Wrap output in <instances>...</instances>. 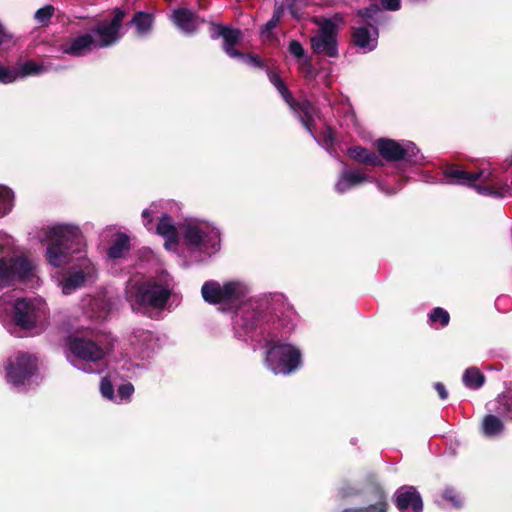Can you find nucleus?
<instances>
[{"label":"nucleus","mask_w":512,"mask_h":512,"mask_svg":"<svg viewBox=\"0 0 512 512\" xmlns=\"http://www.w3.org/2000/svg\"><path fill=\"white\" fill-rule=\"evenodd\" d=\"M252 286L242 279L208 280L201 287L203 300L224 313L233 314L238 339L265 341V365L275 375H289L302 366V353L291 343L280 341L294 331L297 314L282 293L250 296Z\"/></svg>","instance_id":"f257e3e1"},{"label":"nucleus","mask_w":512,"mask_h":512,"mask_svg":"<svg viewBox=\"0 0 512 512\" xmlns=\"http://www.w3.org/2000/svg\"><path fill=\"white\" fill-rule=\"evenodd\" d=\"M41 243H47V262L60 268L73 262L66 277L60 282L65 295L93 283L97 278L95 264L85 256V238L78 225L67 222H54L43 225L36 234Z\"/></svg>","instance_id":"f03ea898"},{"label":"nucleus","mask_w":512,"mask_h":512,"mask_svg":"<svg viewBox=\"0 0 512 512\" xmlns=\"http://www.w3.org/2000/svg\"><path fill=\"white\" fill-rule=\"evenodd\" d=\"M180 245L191 256L210 257L221 247L220 230L212 223L195 217L179 222Z\"/></svg>","instance_id":"7ed1b4c3"},{"label":"nucleus","mask_w":512,"mask_h":512,"mask_svg":"<svg viewBox=\"0 0 512 512\" xmlns=\"http://www.w3.org/2000/svg\"><path fill=\"white\" fill-rule=\"evenodd\" d=\"M443 175L445 179L441 183L472 187L484 196L503 198L510 191L507 182L500 180L493 170L469 173L455 165H447L443 169Z\"/></svg>","instance_id":"20e7f679"},{"label":"nucleus","mask_w":512,"mask_h":512,"mask_svg":"<svg viewBox=\"0 0 512 512\" xmlns=\"http://www.w3.org/2000/svg\"><path fill=\"white\" fill-rule=\"evenodd\" d=\"M173 290V279L167 273H162L155 280L130 286L126 291V297L133 309L137 307L162 310L166 307Z\"/></svg>","instance_id":"39448f33"},{"label":"nucleus","mask_w":512,"mask_h":512,"mask_svg":"<svg viewBox=\"0 0 512 512\" xmlns=\"http://www.w3.org/2000/svg\"><path fill=\"white\" fill-rule=\"evenodd\" d=\"M358 15L362 17L361 22L353 29V44L362 53H369L376 49L378 45V25L386 18L383 9L378 4L360 9Z\"/></svg>","instance_id":"423d86ee"},{"label":"nucleus","mask_w":512,"mask_h":512,"mask_svg":"<svg viewBox=\"0 0 512 512\" xmlns=\"http://www.w3.org/2000/svg\"><path fill=\"white\" fill-rule=\"evenodd\" d=\"M343 21L339 13L330 18H314L313 22L318 26V31L310 38V44L315 54L329 58L338 57V31Z\"/></svg>","instance_id":"0eeeda50"},{"label":"nucleus","mask_w":512,"mask_h":512,"mask_svg":"<svg viewBox=\"0 0 512 512\" xmlns=\"http://www.w3.org/2000/svg\"><path fill=\"white\" fill-rule=\"evenodd\" d=\"M68 347L71 354L67 355V360L72 366L89 374L102 371L99 361L104 358L105 352L95 342L73 337L69 339Z\"/></svg>","instance_id":"6e6552de"},{"label":"nucleus","mask_w":512,"mask_h":512,"mask_svg":"<svg viewBox=\"0 0 512 512\" xmlns=\"http://www.w3.org/2000/svg\"><path fill=\"white\" fill-rule=\"evenodd\" d=\"M5 371L7 382L23 390L37 378V358L32 354L17 352L8 359Z\"/></svg>","instance_id":"1a4fd4ad"},{"label":"nucleus","mask_w":512,"mask_h":512,"mask_svg":"<svg viewBox=\"0 0 512 512\" xmlns=\"http://www.w3.org/2000/svg\"><path fill=\"white\" fill-rule=\"evenodd\" d=\"M375 146L379 153L378 156L388 162L404 161L411 165H424L426 163L425 157L412 141L380 138L375 142Z\"/></svg>","instance_id":"9d476101"},{"label":"nucleus","mask_w":512,"mask_h":512,"mask_svg":"<svg viewBox=\"0 0 512 512\" xmlns=\"http://www.w3.org/2000/svg\"><path fill=\"white\" fill-rule=\"evenodd\" d=\"M376 182L377 188L386 195H394L398 188H391L384 182L376 180L368 173L367 169L352 168L344 165L334 184V190L337 194H345L365 183Z\"/></svg>","instance_id":"9b49d317"},{"label":"nucleus","mask_w":512,"mask_h":512,"mask_svg":"<svg viewBox=\"0 0 512 512\" xmlns=\"http://www.w3.org/2000/svg\"><path fill=\"white\" fill-rule=\"evenodd\" d=\"M47 315V305L40 297L21 298L14 304L13 320L15 324L28 330L44 319Z\"/></svg>","instance_id":"f8f14e48"},{"label":"nucleus","mask_w":512,"mask_h":512,"mask_svg":"<svg viewBox=\"0 0 512 512\" xmlns=\"http://www.w3.org/2000/svg\"><path fill=\"white\" fill-rule=\"evenodd\" d=\"M112 14L113 16L110 20L104 19L99 21L90 31L94 37L97 49L111 47L122 37L121 29L125 11L115 8Z\"/></svg>","instance_id":"ddd939ff"},{"label":"nucleus","mask_w":512,"mask_h":512,"mask_svg":"<svg viewBox=\"0 0 512 512\" xmlns=\"http://www.w3.org/2000/svg\"><path fill=\"white\" fill-rule=\"evenodd\" d=\"M35 277L33 264L23 257L0 259V282L9 285L14 281L28 282Z\"/></svg>","instance_id":"4468645a"},{"label":"nucleus","mask_w":512,"mask_h":512,"mask_svg":"<svg viewBox=\"0 0 512 512\" xmlns=\"http://www.w3.org/2000/svg\"><path fill=\"white\" fill-rule=\"evenodd\" d=\"M313 113H311L306 119L302 117L301 114H296L295 117L301 122L307 132L311 135V137L321 146L323 147L330 155H332V147L335 142V137L333 130L330 126L325 125V130L320 134H316L315 123L316 121H322L323 117L321 115L320 110L312 104Z\"/></svg>","instance_id":"2eb2a0df"},{"label":"nucleus","mask_w":512,"mask_h":512,"mask_svg":"<svg viewBox=\"0 0 512 512\" xmlns=\"http://www.w3.org/2000/svg\"><path fill=\"white\" fill-rule=\"evenodd\" d=\"M267 76L272 85L277 89V91L282 96L283 100L287 103L291 111L294 115L301 114L302 117H308L311 113H313L312 103L309 100H301L296 101L291 95L289 89L281 79V77L272 71L271 69H267Z\"/></svg>","instance_id":"dca6fc26"},{"label":"nucleus","mask_w":512,"mask_h":512,"mask_svg":"<svg viewBox=\"0 0 512 512\" xmlns=\"http://www.w3.org/2000/svg\"><path fill=\"white\" fill-rule=\"evenodd\" d=\"M394 502L400 512H422L423 501L416 487L403 485L394 495Z\"/></svg>","instance_id":"f3484780"},{"label":"nucleus","mask_w":512,"mask_h":512,"mask_svg":"<svg viewBox=\"0 0 512 512\" xmlns=\"http://www.w3.org/2000/svg\"><path fill=\"white\" fill-rule=\"evenodd\" d=\"M156 233L164 239V248L167 251H176L180 245L179 223H175L167 213H161L156 225Z\"/></svg>","instance_id":"a211bd4d"},{"label":"nucleus","mask_w":512,"mask_h":512,"mask_svg":"<svg viewBox=\"0 0 512 512\" xmlns=\"http://www.w3.org/2000/svg\"><path fill=\"white\" fill-rule=\"evenodd\" d=\"M130 342L142 359L150 358L160 347L155 334L144 329H136L131 335Z\"/></svg>","instance_id":"6ab92c4d"},{"label":"nucleus","mask_w":512,"mask_h":512,"mask_svg":"<svg viewBox=\"0 0 512 512\" xmlns=\"http://www.w3.org/2000/svg\"><path fill=\"white\" fill-rule=\"evenodd\" d=\"M93 49L97 47L91 32L79 35L62 45V52L74 57L85 56Z\"/></svg>","instance_id":"aec40b11"},{"label":"nucleus","mask_w":512,"mask_h":512,"mask_svg":"<svg viewBox=\"0 0 512 512\" xmlns=\"http://www.w3.org/2000/svg\"><path fill=\"white\" fill-rule=\"evenodd\" d=\"M171 20L184 34L191 35L198 29V17L186 8H179L172 12Z\"/></svg>","instance_id":"412c9836"},{"label":"nucleus","mask_w":512,"mask_h":512,"mask_svg":"<svg viewBox=\"0 0 512 512\" xmlns=\"http://www.w3.org/2000/svg\"><path fill=\"white\" fill-rule=\"evenodd\" d=\"M130 250V238L127 234L117 232L114 234L111 244L107 249V257L110 260L123 258Z\"/></svg>","instance_id":"4be33fe9"},{"label":"nucleus","mask_w":512,"mask_h":512,"mask_svg":"<svg viewBox=\"0 0 512 512\" xmlns=\"http://www.w3.org/2000/svg\"><path fill=\"white\" fill-rule=\"evenodd\" d=\"M348 155L357 163L370 166H383L381 158L372 150L362 146L350 147Z\"/></svg>","instance_id":"5701e85b"},{"label":"nucleus","mask_w":512,"mask_h":512,"mask_svg":"<svg viewBox=\"0 0 512 512\" xmlns=\"http://www.w3.org/2000/svg\"><path fill=\"white\" fill-rule=\"evenodd\" d=\"M480 427L482 434L489 438L500 436L505 428L503 421L493 414L486 415L482 419Z\"/></svg>","instance_id":"b1692460"},{"label":"nucleus","mask_w":512,"mask_h":512,"mask_svg":"<svg viewBox=\"0 0 512 512\" xmlns=\"http://www.w3.org/2000/svg\"><path fill=\"white\" fill-rule=\"evenodd\" d=\"M223 38V50L225 53L231 57H242L243 53L236 50L234 45L237 44L241 39V32L239 29H234L228 26L224 32Z\"/></svg>","instance_id":"393cba45"},{"label":"nucleus","mask_w":512,"mask_h":512,"mask_svg":"<svg viewBox=\"0 0 512 512\" xmlns=\"http://www.w3.org/2000/svg\"><path fill=\"white\" fill-rule=\"evenodd\" d=\"M131 23L135 26L137 35L146 36L152 30L153 16L149 13L138 11L134 14Z\"/></svg>","instance_id":"a878e982"},{"label":"nucleus","mask_w":512,"mask_h":512,"mask_svg":"<svg viewBox=\"0 0 512 512\" xmlns=\"http://www.w3.org/2000/svg\"><path fill=\"white\" fill-rule=\"evenodd\" d=\"M18 74V79L25 78L27 76H34L45 73L49 71V65H40L35 61L29 60L23 63H20L17 68H15Z\"/></svg>","instance_id":"bb28decb"},{"label":"nucleus","mask_w":512,"mask_h":512,"mask_svg":"<svg viewBox=\"0 0 512 512\" xmlns=\"http://www.w3.org/2000/svg\"><path fill=\"white\" fill-rule=\"evenodd\" d=\"M15 194L13 190L0 184V218L8 215L14 208Z\"/></svg>","instance_id":"cd10ccee"},{"label":"nucleus","mask_w":512,"mask_h":512,"mask_svg":"<svg viewBox=\"0 0 512 512\" xmlns=\"http://www.w3.org/2000/svg\"><path fill=\"white\" fill-rule=\"evenodd\" d=\"M463 383L470 389H479L485 382L484 375L475 367H470L463 374Z\"/></svg>","instance_id":"c85d7f7f"},{"label":"nucleus","mask_w":512,"mask_h":512,"mask_svg":"<svg viewBox=\"0 0 512 512\" xmlns=\"http://www.w3.org/2000/svg\"><path fill=\"white\" fill-rule=\"evenodd\" d=\"M428 319L431 325L439 324V327L444 328L449 324L450 315L445 309L436 307L429 313Z\"/></svg>","instance_id":"c756f323"},{"label":"nucleus","mask_w":512,"mask_h":512,"mask_svg":"<svg viewBox=\"0 0 512 512\" xmlns=\"http://www.w3.org/2000/svg\"><path fill=\"white\" fill-rule=\"evenodd\" d=\"M162 207L161 203H152L149 208H146L142 212V222L147 230L151 231L153 229V216L159 214L160 208Z\"/></svg>","instance_id":"7c9ffc66"},{"label":"nucleus","mask_w":512,"mask_h":512,"mask_svg":"<svg viewBox=\"0 0 512 512\" xmlns=\"http://www.w3.org/2000/svg\"><path fill=\"white\" fill-rule=\"evenodd\" d=\"M134 392V386L131 383H124L117 389L113 402L121 404L128 402Z\"/></svg>","instance_id":"2f4dec72"},{"label":"nucleus","mask_w":512,"mask_h":512,"mask_svg":"<svg viewBox=\"0 0 512 512\" xmlns=\"http://www.w3.org/2000/svg\"><path fill=\"white\" fill-rule=\"evenodd\" d=\"M284 13V6L282 4L276 5L275 10L272 14V17L266 22V24L262 27L261 32L266 33L271 31L276 27V25L281 20Z\"/></svg>","instance_id":"473e14b6"},{"label":"nucleus","mask_w":512,"mask_h":512,"mask_svg":"<svg viewBox=\"0 0 512 512\" xmlns=\"http://www.w3.org/2000/svg\"><path fill=\"white\" fill-rule=\"evenodd\" d=\"M298 68L305 79L315 80L317 71L312 64L311 58H303L300 62H298Z\"/></svg>","instance_id":"72a5a7b5"},{"label":"nucleus","mask_w":512,"mask_h":512,"mask_svg":"<svg viewBox=\"0 0 512 512\" xmlns=\"http://www.w3.org/2000/svg\"><path fill=\"white\" fill-rule=\"evenodd\" d=\"M18 80V74L15 68H7L0 64V83L10 84Z\"/></svg>","instance_id":"f704fd0d"},{"label":"nucleus","mask_w":512,"mask_h":512,"mask_svg":"<svg viewBox=\"0 0 512 512\" xmlns=\"http://www.w3.org/2000/svg\"><path fill=\"white\" fill-rule=\"evenodd\" d=\"M54 7L52 5H46L35 12V19L41 23L46 24L50 21L54 13Z\"/></svg>","instance_id":"c9c22d12"},{"label":"nucleus","mask_w":512,"mask_h":512,"mask_svg":"<svg viewBox=\"0 0 512 512\" xmlns=\"http://www.w3.org/2000/svg\"><path fill=\"white\" fill-rule=\"evenodd\" d=\"M386 506L387 504L385 500H379L377 503L373 505L361 508L346 509L343 512H386Z\"/></svg>","instance_id":"e433bc0d"},{"label":"nucleus","mask_w":512,"mask_h":512,"mask_svg":"<svg viewBox=\"0 0 512 512\" xmlns=\"http://www.w3.org/2000/svg\"><path fill=\"white\" fill-rule=\"evenodd\" d=\"M288 51L297 59L298 62H300L303 58H307L305 56V50L298 40H291L289 42Z\"/></svg>","instance_id":"4c0bfd02"},{"label":"nucleus","mask_w":512,"mask_h":512,"mask_svg":"<svg viewBox=\"0 0 512 512\" xmlns=\"http://www.w3.org/2000/svg\"><path fill=\"white\" fill-rule=\"evenodd\" d=\"M499 403L503 406V412L512 421V389L499 397Z\"/></svg>","instance_id":"58836bf2"},{"label":"nucleus","mask_w":512,"mask_h":512,"mask_svg":"<svg viewBox=\"0 0 512 512\" xmlns=\"http://www.w3.org/2000/svg\"><path fill=\"white\" fill-rule=\"evenodd\" d=\"M443 498L448 501L453 507H461L462 500L458 492L453 488H446L443 491Z\"/></svg>","instance_id":"ea45409f"},{"label":"nucleus","mask_w":512,"mask_h":512,"mask_svg":"<svg viewBox=\"0 0 512 512\" xmlns=\"http://www.w3.org/2000/svg\"><path fill=\"white\" fill-rule=\"evenodd\" d=\"M100 392L102 396L110 401L114 400V387L107 377H103L100 383Z\"/></svg>","instance_id":"a19ab883"},{"label":"nucleus","mask_w":512,"mask_h":512,"mask_svg":"<svg viewBox=\"0 0 512 512\" xmlns=\"http://www.w3.org/2000/svg\"><path fill=\"white\" fill-rule=\"evenodd\" d=\"M236 59H239L246 63L247 65L253 67V68H259L262 69L264 67L263 61L257 56V55H245L243 54L242 57H235Z\"/></svg>","instance_id":"79ce46f5"},{"label":"nucleus","mask_w":512,"mask_h":512,"mask_svg":"<svg viewBox=\"0 0 512 512\" xmlns=\"http://www.w3.org/2000/svg\"><path fill=\"white\" fill-rule=\"evenodd\" d=\"M228 26L212 23L209 28L210 37L214 40L222 38Z\"/></svg>","instance_id":"37998d69"},{"label":"nucleus","mask_w":512,"mask_h":512,"mask_svg":"<svg viewBox=\"0 0 512 512\" xmlns=\"http://www.w3.org/2000/svg\"><path fill=\"white\" fill-rule=\"evenodd\" d=\"M381 5L384 10L398 11L401 7V0H381Z\"/></svg>","instance_id":"c03bdc74"},{"label":"nucleus","mask_w":512,"mask_h":512,"mask_svg":"<svg viewBox=\"0 0 512 512\" xmlns=\"http://www.w3.org/2000/svg\"><path fill=\"white\" fill-rule=\"evenodd\" d=\"M12 35L7 31L5 26L0 21V46L11 42Z\"/></svg>","instance_id":"a18cd8bd"},{"label":"nucleus","mask_w":512,"mask_h":512,"mask_svg":"<svg viewBox=\"0 0 512 512\" xmlns=\"http://www.w3.org/2000/svg\"><path fill=\"white\" fill-rule=\"evenodd\" d=\"M298 5L299 4H294V2H288L287 4L291 16L296 20H300L303 15V13L298 9Z\"/></svg>","instance_id":"49530a36"},{"label":"nucleus","mask_w":512,"mask_h":512,"mask_svg":"<svg viewBox=\"0 0 512 512\" xmlns=\"http://www.w3.org/2000/svg\"><path fill=\"white\" fill-rule=\"evenodd\" d=\"M434 389L437 391L439 398L441 400H446L448 398V391L443 383H441V382L434 383Z\"/></svg>","instance_id":"de8ad7c7"},{"label":"nucleus","mask_w":512,"mask_h":512,"mask_svg":"<svg viewBox=\"0 0 512 512\" xmlns=\"http://www.w3.org/2000/svg\"><path fill=\"white\" fill-rule=\"evenodd\" d=\"M287 2H294V4L307 5L308 0H287Z\"/></svg>","instance_id":"09e8293b"},{"label":"nucleus","mask_w":512,"mask_h":512,"mask_svg":"<svg viewBox=\"0 0 512 512\" xmlns=\"http://www.w3.org/2000/svg\"><path fill=\"white\" fill-rule=\"evenodd\" d=\"M425 181L428 182V183H436L437 182V180L435 178H433L432 176H430V175L427 176Z\"/></svg>","instance_id":"8fccbe9b"},{"label":"nucleus","mask_w":512,"mask_h":512,"mask_svg":"<svg viewBox=\"0 0 512 512\" xmlns=\"http://www.w3.org/2000/svg\"><path fill=\"white\" fill-rule=\"evenodd\" d=\"M410 1L413 3H421V2H425L426 0H410Z\"/></svg>","instance_id":"3c124183"},{"label":"nucleus","mask_w":512,"mask_h":512,"mask_svg":"<svg viewBox=\"0 0 512 512\" xmlns=\"http://www.w3.org/2000/svg\"><path fill=\"white\" fill-rule=\"evenodd\" d=\"M350 117H351L352 120H354V118H355L353 113H351Z\"/></svg>","instance_id":"603ef678"}]
</instances>
